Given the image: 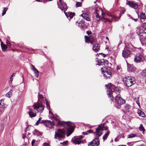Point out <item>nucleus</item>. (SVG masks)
Returning <instances> with one entry per match:
<instances>
[{
	"label": "nucleus",
	"instance_id": "obj_24",
	"mask_svg": "<svg viewBox=\"0 0 146 146\" xmlns=\"http://www.w3.org/2000/svg\"><path fill=\"white\" fill-rule=\"evenodd\" d=\"M127 70L129 72H132L134 70V69L133 66L131 65H127Z\"/></svg>",
	"mask_w": 146,
	"mask_h": 146
},
{
	"label": "nucleus",
	"instance_id": "obj_50",
	"mask_svg": "<svg viewBox=\"0 0 146 146\" xmlns=\"http://www.w3.org/2000/svg\"><path fill=\"white\" fill-rule=\"evenodd\" d=\"M105 68V67H103V68H101V69L102 72L104 73L105 72L104 70Z\"/></svg>",
	"mask_w": 146,
	"mask_h": 146
},
{
	"label": "nucleus",
	"instance_id": "obj_33",
	"mask_svg": "<svg viewBox=\"0 0 146 146\" xmlns=\"http://www.w3.org/2000/svg\"><path fill=\"white\" fill-rule=\"evenodd\" d=\"M8 10V8L7 7H5L4 8L3 10V13L2 14V15L3 16L4 15H5L6 13V11Z\"/></svg>",
	"mask_w": 146,
	"mask_h": 146
},
{
	"label": "nucleus",
	"instance_id": "obj_12",
	"mask_svg": "<svg viewBox=\"0 0 146 146\" xmlns=\"http://www.w3.org/2000/svg\"><path fill=\"white\" fill-rule=\"evenodd\" d=\"M103 76L106 79H110L112 77L111 73L110 71L108 69L106 70L103 73Z\"/></svg>",
	"mask_w": 146,
	"mask_h": 146
},
{
	"label": "nucleus",
	"instance_id": "obj_22",
	"mask_svg": "<svg viewBox=\"0 0 146 146\" xmlns=\"http://www.w3.org/2000/svg\"><path fill=\"white\" fill-rule=\"evenodd\" d=\"M100 46L98 44H95L93 46V50L96 52H98L100 50Z\"/></svg>",
	"mask_w": 146,
	"mask_h": 146
},
{
	"label": "nucleus",
	"instance_id": "obj_26",
	"mask_svg": "<svg viewBox=\"0 0 146 146\" xmlns=\"http://www.w3.org/2000/svg\"><path fill=\"white\" fill-rule=\"evenodd\" d=\"M137 113L140 116L144 117L145 116V115L144 113L140 110H138Z\"/></svg>",
	"mask_w": 146,
	"mask_h": 146
},
{
	"label": "nucleus",
	"instance_id": "obj_63",
	"mask_svg": "<svg viewBox=\"0 0 146 146\" xmlns=\"http://www.w3.org/2000/svg\"><path fill=\"white\" fill-rule=\"evenodd\" d=\"M46 1H52V0H46Z\"/></svg>",
	"mask_w": 146,
	"mask_h": 146
},
{
	"label": "nucleus",
	"instance_id": "obj_55",
	"mask_svg": "<svg viewBox=\"0 0 146 146\" xmlns=\"http://www.w3.org/2000/svg\"><path fill=\"white\" fill-rule=\"evenodd\" d=\"M15 73H13V74L11 76V77H12V78H13V77H14L15 76Z\"/></svg>",
	"mask_w": 146,
	"mask_h": 146
},
{
	"label": "nucleus",
	"instance_id": "obj_64",
	"mask_svg": "<svg viewBox=\"0 0 146 146\" xmlns=\"http://www.w3.org/2000/svg\"><path fill=\"white\" fill-rule=\"evenodd\" d=\"M106 38L108 40L109 39L108 37H106Z\"/></svg>",
	"mask_w": 146,
	"mask_h": 146
},
{
	"label": "nucleus",
	"instance_id": "obj_38",
	"mask_svg": "<svg viewBox=\"0 0 146 146\" xmlns=\"http://www.w3.org/2000/svg\"><path fill=\"white\" fill-rule=\"evenodd\" d=\"M130 108V106L129 105H126L125 106V108L127 111H128Z\"/></svg>",
	"mask_w": 146,
	"mask_h": 146
},
{
	"label": "nucleus",
	"instance_id": "obj_47",
	"mask_svg": "<svg viewBox=\"0 0 146 146\" xmlns=\"http://www.w3.org/2000/svg\"><path fill=\"white\" fill-rule=\"evenodd\" d=\"M92 132H93V131L91 129H90V130H88L87 131V132H88L89 133H92Z\"/></svg>",
	"mask_w": 146,
	"mask_h": 146
},
{
	"label": "nucleus",
	"instance_id": "obj_4",
	"mask_svg": "<svg viewBox=\"0 0 146 146\" xmlns=\"http://www.w3.org/2000/svg\"><path fill=\"white\" fill-rule=\"evenodd\" d=\"M58 124L59 125L62 126H65V125H66L68 127V133L67 135V137L69 136L73 131V126H72V123L70 122H65L58 121Z\"/></svg>",
	"mask_w": 146,
	"mask_h": 146
},
{
	"label": "nucleus",
	"instance_id": "obj_21",
	"mask_svg": "<svg viewBox=\"0 0 146 146\" xmlns=\"http://www.w3.org/2000/svg\"><path fill=\"white\" fill-rule=\"evenodd\" d=\"M95 10L96 13H97L98 12V13H99V15L102 14L103 17L105 16V14L103 13L102 10V9H101L99 7H97L96 9H95Z\"/></svg>",
	"mask_w": 146,
	"mask_h": 146
},
{
	"label": "nucleus",
	"instance_id": "obj_54",
	"mask_svg": "<svg viewBox=\"0 0 146 146\" xmlns=\"http://www.w3.org/2000/svg\"><path fill=\"white\" fill-rule=\"evenodd\" d=\"M108 129V127L107 126H106L104 127V130H107Z\"/></svg>",
	"mask_w": 146,
	"mask_h": 146
},
{
	"label": "nucleus",
	"instance_id": "obj_46",
	"mask_svg": "<svg viewBox=\"0 0 146 146\" xmlns=\"http://www.w3.org/2000/svg\"><path fill=\"white\" fill-rule=\"evenodd\" d=\"M6 43L9 45L10 46L11 45L10 42L7 40L6 41Z\"/></svg>",
	"mask_w": 146,
	"mask_h": 146
},
{
	"label": "nucleus",
	"instance_id": "obj_6",
	"mask_svg": "<svg viewBox=\"0 0 146 146\" xmlns=\"http://www.w3.org/2000/svg\"><path fill=\"white\" fill-rule=\"evenodd\" d=\"M42 123L44 124L46 126L49 128H53V126L54 123L49 120H42L41 122Z\"/></svg>",
	"mask_w": 146,
	"mask_h": 146
},
{
	"label": "nucleus",
	"instance_id": "obj_36",
	"mask_svg": "<svg viewBox=\"0 0 146 146\" xmlns=\"http://www.w3.org/2000/svg\"><path fill=\"white\" fill-rule=\"evenodd\" d=\"M84 24V23L83 21H80L79 23V27H80L81 28L83 27V25Z\"/></svg>",
	"mask_w": 146,
	"mask_h": 146
},
{
	"label": "nucleus",
	"instance_id": "obj_35",
	"mask_svg": "<svg viewBox=\"0 0 146 146\" xmlns=\"http://www.w3.org/2000/svg\"><path fill=\"white\" fill-rule=\"evenodd\" d=\"M75 13H71L69 14V17L70 19H72L75 15Z\"/></svg>",
	"mask_w": 146,
	"mask_h": 146
},
{
	"label": "nucleus",
	"instance_id": "obj_10",
	"mask_svg": "<svg viewBox=\"0 0 146 146\" xmlns=\"http://www.w3.org/2000/svg\"><path fill=\"white\" fill-rule=\"evenodd\" d=\"M134 61L136 62H139L143 61L144 60V58L141 54L136 55L134 59Z\"/></svg>",
	"mask_w": 146,
	"mask_h": 146
},
{
	"label": "nucleus",
	"instance_id": "obj_31",
	"mask_svg": "<svg viewBox=\"0 0 146 146\" xmlns=\"http://www.w3.org/2000/svg\"><path fill=\"white\" fill-rule=\"evenodd\" d=\"M136 136V135L135 134L131 133L127 135V137L129 138H132L133 137H135Z\"/></svg>",
	"mask_w": 146,
	"mask_h": 146
},
{
	"label": "nucleus",
	"instance_id": "obj_9",
	"mask_svg": "<svg viewBox=\"0 0 146 146\" xmlns=\"http://www.w3.org/2000/svg\"><path fill=\"white\" fill-rule=\"evenodd\" d=\"M64 131L60 129H58L57 132H55L54 138L57 139V137L61 138L64 135Z\"/></svg>",
	"mask_w": 146,
	"mask_h": 146
},
{
	"label": "nucleus",
	"instance_id": "obj_8",
	"mask_svg": "<svg viewBox=\"0 0 146 146\" xmlns=\"http://www.w3.org/2000/svg\"><path fill=\"white\" fill-rule=\"evenodd\" d=\"M126 4L127 5H129L130 7L135 9H137L138 7V5L137 3H134V1H128L127 0Z\"/></svg>",
	"mask_w": 146,
	"mask_h": 146
},
{
	"label": "nucleus",
	"instance_id": "obj_40",
	"mask_svg": "<svg viewBox=\"0 0 146 146\" xmlns=\"http://www.w3.org/2000/svg\"><path fill=\"white\" fill-rule=\"evenodd\" d=\"M139 15H137V17L136 18H133L132 17H131V18L132 19L134 20V21L136 22L138 20V18H139Z\"/></svg>",
	"mask_w": 146,
	"mask_h": 146
},
{
	"label": "nucleus",
	"instance_id": "obj_53",
	"mask_svg": "<svg viewBox=\"0 0 146 146\" xmlns=\"http://www.w3.org/2000/svg\"><path fill=\"white\" fill-rule=\"evenodd\" d=\"M137 104L139 106H140L139 102V101H137L136 102Z\"/></svg>",
	"mask_w": 146,
	"mask_h": 146
},
{
	"label": "nucleus",
	"instance_id": "obj_23",
	"mask_svg": "<svg viewBox=\"0 0 146 146\" xmlns=\"http://www.w3.org/2000/svg\"><path fill=\"white\" fill-rule=\"evenodd\" d=\"M29 114L31 118L35 117L36 115V113L33 111V110L32 109L30 110L29 112Z\"/></svg>",
	"mask_w": 146,
	"mask_h": 146
},
{
	"label": "nucleus",
	"instance_id": "obj_42",
	"mask_svg": "<svg viewBox=\"0 0 146 146\" xmlns=\"http://www.w3.org/2000/svg\"><path fill=\"white\" fill-rule=\"evenodd\" d=\"M143 27L145 30H146V22L143 23Z\"/></svg>",
	"mask_w": 146,
	"mask_h": 146
},
{
	"label": "nucleus",
	"instance_id": "obj_5",
	"mask_svg": "<svg viewBox=\"0 0 146 146\" xmlns=\"http://www.w3.org/2000/svg\"><path fill=\"white\" fill-rule=\"evenodd\" d=\"M123 81L128 87L131 86L135 84L136 83L135 79L132 76L125 77L123 78Z\"/></svg>",
	"mask_w": 146,
	"mask_h": 146
},
{
	"label": "nucleus",
	"instance_id": "obj_29",
	"mask_svg": "<svg viewBox=\"0 0 146 146\" xmlns=\"http://www.w3.org/2000/svg\"><path fill=\"white\" fill-rule=\"evenodd\" d=\"M140 18L141 19H146L145 14L144 13H141L140 15Z\"/></svg>",
	"mask_w": 146,
	"mask_h": 146
},
{
	"label": "nucleus",
	"instance_id": "obj_14",
	"mask_svg": "<svg viewBox=\"0 0 146 146\" xmlns=\"http://www.w3.org/2000/svg\"><path fill=\"white\" fill-rule=\"evenodd\" d=\"M60 3L61 4V6L59 5L58 4V8L61 10L64 11V13L65 15L68 18V17L67 15V13L65 12V11L67 9L66 4L65 3H62V1H61V3Z\"/></svg>",
	"mask_w": 146,
	"mask_h": 146
},
{
	"label": "nucleus",
	"instance_id": "obj_41",
	"mask_svg": "<svg viewBox=\"0 0 146 146\" xmlns=\"http://www.w3.org/2000/svg\"><path fill=\"white\" fill-rule=\"evenodd\" d=\"M43 97V96L42 94H40V93H38V99H42Z\"/></svg>",
	"mask_w": 146,
	"mask_h": 146
},
{
	"label": "nucleus",
	"instance_id": "obj_49",
	"mask_svg": "<svg viewBox=\"0 0 146 146\" xmlns=\"http://www.w3.org/2000/svg\"><path fill=\"white\" fill-rule=\"evenodd\" d=\"M104 65H105V64H107L108 62V60H104Z\"/></svg>",
	"mask_w": 146,
	"mask_h": 146
},
{
	"label": "nucleus",
	"instance_id": "obj_34",
	"mask_svg": "<svg viewBox=\"0 0 146 146\" xmlns=\"http://www.w3.org/2000/svg\"><path fill=\"white\" fill-rule=\"evenodd\" d=\"M96 16L97 18H98V19H97L96 20L98 21L100 20V15H99V13H98V12L97 13H96Z\"/></svg>",
	"mask_w": 146,
	"mask_h": 146
},
{
	"label": "nucleus",
	"instance_id": "obj_18",
	"mask_svg": "<svg viewBox=\"0 0 146 146\" xmlns=\"http://www.w3.org/2000/svg\"><path fill=\"white\" fill-rule=\"evenodd\" d=\"M7 105L5 102L4 100L3 99L0 100V107L1 108H5Z\"/></svg>",
	"mask_w": 146,
	"mask_h": 146
},
{
	"label": "nucleus",
	"instance_id": "obj_25",
	"mask_svg": "<svg viewBox=\"0 0 146 146\" xmlns=\"http://www.w3.org/2000/svg\"><path fill=\"white\" fill-rule=\"evenodd\" d=\"M1 46L2 50L3 51H5L7 48V46L4 44L3 42H1Z\"/></svg>",
	"mask_w": 146,
	"mask_h": 146
},
{
	"label": "nucleus",
	"instance_id": "obj_3",
	"mask_svg": "<svg viewBox=\"0 0 146 146\" xmlns=\"http://www.w3.org/2000/svg\"><path fill=\"white\" fill-rule=\"evenodd\" d=\"M136 31L139 35L140 40L142 45H145L146 44V33L142 30H140L139 27L137 28Z\"/></svg>",
	"mask_w": 146,
	"mask_h": 146
},
{
	"label": "nucleus",
	"instance_id": "obj_7",
	"mask_svg": "<svg viewBox=\"0 0 146 146\" xmlns=\"http://www.w3.org/2000/svg\"><path fill=\"white\" fill-rule=\"evenodd\" d=\"M33 106L34 108L37 111L41 113L44 110V106L42 104H34Z\"/></svg>",
	"mask_w": 146,
	"mask_h": 146
},
{
	"label": "nucleus",
	"instance_id": "obj_13",
	"mask_svg": "<svg viewBox=\"0 0 146 146\" xmlns=\"http://www.w3.org/2000/svg\"><path fill=\"white\" fill-rule=\"evenodd\" d=\"M110 18H104V21L105 22H108L110 23H111L112 21H118L119 18H118L116 17L114 15H112L110 17ZM120 17H119L120 18Z\"/></svg>",
	"mask_w": 146,
	"mask_h": 146
},
{
	"label": "nucleus",
	"instance_id": "obj_30",
	"mask_svg": "<svg viewBox=\"0 0 146 146\" xmlns=\"http://www.w3.org/2000/svg\"><path fill=\"white\" fill-rule=\"evenodd\" d=\"M12 90H10L9 92H8L6 95V96L7 97L10 98L11 97V96L12 95Z\"/></svg>",
	"mask_w": 146,
	"mask_h": 146
},
{
	"label": "nucleus",
	"instance_id": "obj_44",
	"mask_svg": "<svg viewBox=\"0 0 146 146\" xmlns=\"http://www.w3.org/2000/svg\"><path fill=\"white\" fill-rule=\"evenodd\" d=\"M86 33L88 35H89L91 34L92 32L90 31H88L86 32Z\"/></svg>",
	"mask_w": 146,
	"mask_h": 146
},
{
	"label": "nucleus",
	"instance_id": "obj_28",
	"mask_svg": "<svg viewBox=\"0 0 146 146\" xmlns=\"http://www.w3.org/2000/svg\"><path fill=\"white\" fill-rule=\"evenodd\" d=\"M110 131H108L106 132V133L104 135L103 137V139L104 141L105 140H106L108 137V136L109 135L110 133Z\"/></svg>",
	"mask_w": 146,
	"mask_h": 146
},
{
	"label": "nucleus",
	"instance_id": "obj_2",
	"mask_svg": "<svg viewBox=\"0 0 146 146\" xmlns=\"http://www.w3.org/2000/svg\"><path fill=\"white\" fill-rule=\"evenodd\" d=\"M104 126V124H102L96 129V131L94 133L95 136V139L88 144V146H97L99 144V137L102 134V132L104 130L103 128Z\"/></svg>",
	"mask_w": 146,
	"mask_h": 146
},
{
	"label": "nucleus",
	"instance_id": "obj_17",
	"mask_svg": "<svg viewBox=\"0 0 146 146\" xmlns=\"http://www.w3.org/2000/svg\"><path fill=\"white\" fill-rule=\"evenodd\" d=\"M96 61L97 62V65H103L104 64V60L103 59H98V58L96 59Z\"/></svg>",
	"mask_w": 146,
	"mask_h": 146
},
{
	"label": "nucleus",
	"instance_id": "obj_51",
	"mask_svg": "<svg viewBox=\"0 0 146 146\" xmlns=\"http://www.w3.org/2000/svg\"><path fill=\"white\" fill-rule=\"evenodd\" d=\"M49 144L47 143H44L42 146H48Z\"/></svg>",
	"mask_w": 146,
	"mask_h": 146
},
{
	"label": "nucleus",
	"instance_id": "obj_48",
	"mask_svg": "<svg viewBox=\"0 0 146 146\" xmlns=\"http://www.w3.org/2000/svg\"><path fill=\"white\" fill-rule=\"evenodd\" d=\"M49 113L52 115V117L54 116V114L51 111H49Z\"/></svg>",
	"mask_w": 146,
	"mask_h": 146
},
{
	"label": "nucleus",
	"instance_id": "obj_52",
	"mask_svg": "<svg viewBox=\"0 0 146 146\" xmlns=\"http://www.w3.org/2000/svg\"><path fill=\"white\" fill-rule=\"evenodd\" d=\"M40 121H38V120L36 121V125H38V124L39 123Z\"/></svg>",
	"mask_w": 146,
	"mask_h": 146
},
{
	"label": "nucleus",
	"instance_id": "obj_62",
	"mask_svg": "<svg viewBox=\"0 0 146 146\" xmlns=\"http://www.w3.org/2000/svg\"><path fill=\"white\" fill-rule=\"evenodd\" d=\"M103 56L104 57L106 56V55L105 54H103Z\"/></svg>",
	"mask_w": 146,
	"mask_h": 146
},
{
	"label": "nucleus",
	"instance_id": "obj_56",
	"mask_svg": "<svg viewBox=\"0 0 146 146\" xmlns=\"http://www.w3.org/2000/svg\"><path fill=\"white\" fill-rule=\"evenodd\" d=\"M67 143V141L64 142L63 143V144H66Z\"/></svg>",
	"mask_w": 146,
	"mask_h": 146
},
{
	"label": "nucleus",
	"instance_id": "obj_32",
	"mask_svg": "<svg viewBox=\"0 0 146 146\" xmlns=\"http://www.w3.org/2000/svg\"><path fill=\"white\" fill-rule=\"evenodd\" d=\"M141 74L142 76L146 77V69L143 70Z\"/></svg>",
	"mask_w": 146,
	"mask_h": 146
},
{
	"label": "nucleus",
	"instance_id": "obj_59",
	"mask_svg": "<svg viewBox=\"0 0 146 146\" xmlns=\"http://www.w3.org/2000/svg\"><path fill=\"white\" fill-rule=\"evenodd\" d=\"M13 80V78L12 77H11V78H10V81H12Z\"/></svg>",
	"mask_w": 146,
	"mask_h": 146
},
{
	"label": "nucleus",
	"instance_id": "obj_20",
	"mask_svg": "<svg viewBox=\"0 0 146 146\" xmlns=\"http://www.w3.org/2000/svg\"><path fill=\"white\" fill-rule=\"evenodd\" d=\"M81 15L84 19L88 21H90V19L88 14L84 13L82 14Z\"/></svg>",
	"mask_w": 146,
	"mask_h": 146
},
{
	"label": "nucleus",
	"instance_id": "obj_60",
	"mask_svg": "<svg viewBox=\"0 0 146 146\" xmlns=\"http://www.w3.org/2000/svg\"><path fill=\"white\" fill-rule=\"evenodd\" d=\"M41 118L40 117L38 119V120L39 121H41Z\"/></svg>",
	"mask_w": 146,
	"mask_h": 146
},
{
	"label": "nucleus",
	"instance_id": "obj_39",
	"mask_svg": "<svg viewBox=\"0 0 146 146\" xmlns=\"http://www.w3.org/2000/svg\"><path fill=\"white\" fill-rule=\"evenodd\" d=\"M45 100L46 101V105L47 107L48 108V109L49 108H50V107L49 106V104L48 103V102L47 100H46V99H45Z\"/></svg>",
	"mask_w": 146,
	"mask_h": 146
},
{
	"label": "nucleus",
	"instance_id": "obj_37",
	"mask_svg": "<svg viewBox=\"0 0 146 146\" xmlns=\"http://www.w3.org/2000/svg\"><path fill=\"white\" fill-rule=\"evenodd\" d=\"M82 4L81 2H77L76 5V7H81L82 5Z\"/></svg>",
	"mask_w": 146,
	"mask_h": 146
},
{
	"label": "nucleus",
	"instance_id": "obj_58",
	"mask_svg": "<svg viewBox=\"0 0 146 146\" xmlns=\"http://www.w3.org/2000/svg\"><path fill=\"white\" fill-rule=\"evenodd\" d=\"M82 133L84 134H87V132H83Z\"/></svg>",
	"mask_w": 146,
	"mask_h": 146
},
{
	"label": "nucleus",
	"instance_id": "obj_16",
	"mask_svg": "<svg viewBox=\"0 0 146 146\" xmlns=\"http://www.w3.org/2000/svg\"><path fill=\"white\" fill-rule=\"evenodd\" d=\"M82 139V136H80L77 138L72 140L73 143L75 144H80L81 143V140Z\"/></svg>",
	"mask_w": 146,
	"mask_h": 146
},
{
	"label": "nucleus",
	"instance_id": "obj_45",
	"mask_svg": "<svg viewBox=\"0 0 146 146\" xmlns=\"http://www.w3.org/2000/svg\"><path fill=\"white\" fill-rule=\"evenodd\" d=\"M35 140H33L31 142V145L32 146H33V145L35 142Z\"/></svg>",
	"mask_w": 146,
	"mask_h": 146
},
{
	"label": "nucleus",
	"instance_id": "obj_19",
	"mask_svg": "<svg viewBox=\"0 0 146 146\" xmlns=\"http://www.w3.org/2000/svg\"><path fill=\"white\" fill-rule=\"evenodd\" d=\"M31 69L34 72L36 76L38 78V76L39 72L33 66L32 64H31Z\"/></svg>",
	"mask_w": 146,
	"mask_h": 146
},
{
	"label": "nucleus",
	"instance_id": "obj_61",
	"mask_svg": "<svg viewBox=\"0 0 146 146\" xmlns=\"http://www.w3.org/2000/svg\"><path fill=\"white\" fill-rule=\"evenodd\" d=\"M115 142H117L118 141V140L116 138H115Z\"/></svg>",
	"mask_w": 146,
	"mask_h": 146
},
{
	"label": "nucleus",
	"instance_id": "obj_11",
	"mask_svg": "<svg viewBox=\"0 0 146 146\" xmlns=\"http://www.w3.org/2000/svg\"><path fill=\"white\" fill-rule=\"evenodd\" d=\"M85 41L86 43H90L92 44L95 42V40L92 36H84Z\"/></svg>",
	"mask_w": 146,
	"mask_h": 146
},
{
	"label": "nucleus",
	"instance_id": "obj_1",
	"mask_svg": "<svg viewBox=\"0 0 146 146\" xmlns=\"http://www.w3.org/2000/svg\"><path fill=\"white\" fill-rule=\"evenodd\" d=\"M106 86L109 89V90L107 92V94L110 99L113 101V96L117 94L116 96L115 99L116 102L119 104H124L125 102V100L120 97V95L119 94V90H117V88L114 85H112L111 83L109 84L106 85Z\"/></svg>",
	"mask_w": 146,
	"mask_h": 146
},
{
	"label": "nucleus",
	"instance_id": "obj_27",
	"mask_svg": "<svg viewBox=\"0 0 146 146\" xmlns=\"http://www.w3.org/2000/svg\"><path fill=\"white\" fill-rule=\"evenodd\" d=\"M139 129L140 131H142V133L143 134H144V132L145 131V129L142 124H141L140 125V126L139 127Z\"/></svg>",
	"mask_w": 146,
	"mask_h": 146
},
{
	"label": "nucleus",
	"instance_id": "obj_43",
	"mask_svg": "<svg viewBox=\"0 0 146 146\" xmlns=\"http://www.w3.org/2000/svg\"><path fill=\"white\" fill-rule=\"evenodd\" d=\"M36 1H38V2H42V1L44 3H46V2H47V1H46V0H44L42 1H41L40 0H36Z\"/></svg>",
	"mask_w": 146,
	"mask_h": 146
},
{
	"label": "nucleus",
	"instance_id": "obj_15",
	"mask_svg": "<svg viewBox=\"0 0 146 146\" xmlns=\"http://www.w3.org/2000/svg\"><path fill=\"white\" fill-rule=\"evenodd\" d=\"M131 53V51L127 48H125L122 52L123 56L125 58H127L129 56Z\"/></svg>",
	"mask_w": 146,
	"mask_h": 146
},
{
	"label": "nucleus",
	"instance_id": "obj_57",
	"mask_svg": "<svg viewBox=\"0 0 146 146\" xmlns=\"http://www.w3.org/2000/svg\"><path fill=\"white\" fill-rule=\"evenodd\" d=\"M25 137H26V136H25V135H23L22 136V138L23 139H24L25 138Z\"/></svg>",
	"mask_w": 146,
	"mask_h": 146
}]
</instances>
